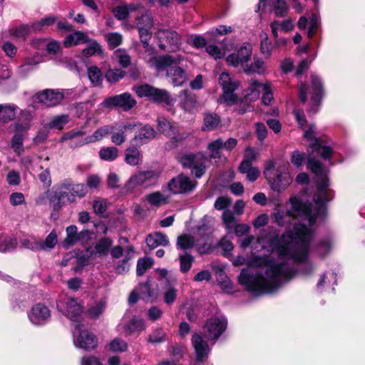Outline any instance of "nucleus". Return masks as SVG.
<instances>
[{
    "label": "nucleus",
    "mask_w": 365,
    "mask_h": 365,
    "mask_svg": "<svg viewBox=\"0 0 365 365\" xmlns=\"http://www.w3.org/2000/svg\"><path fill=\"white\" fill-rule=\"evenodd\" d=\"M227 319L223 316H215L207 320L203 327V334L209 340L215 341L225 331Z\"/></svg>",
    "instance_id": "10"
},
{
    "label": "nucleus",
    "mask_w": 365,
    "mask_h": 365,
    "mask_svg": "<svg viewBox=\"0 0 365 365\" xmlns=\"http://www.w3.org/2000/svg\"><path fill=\"white\" fill-rule=\"evenodd\" d=\"M160 173L155 170L140 171L131 175L123 187L125 192H132L137 187H149L157 184Z\"/></svg>",
    "instance_id": "5"
},
{
    "label": "nucleus",
    "mask_w": 365,
    "mask_h": 365,
    "mask_svg": "<svg viewBox=\"0 0 365 365\" xmlns=\"http://www.w3.org/2000/svg\"><path fill=\"white\" fill-rule=\"evenodd\" d=\"M146 243L149 247L154 249L158 246L168 245L169 240L166 235L160 232H155L147 236Z\"/></svg>",
    "instance_id": "27"
},
{
    "label": "nucleus",
    "mask_w": 365,
    "mask_h": 365,
    "mask_svg": "<svg viewBox=\"0 0 365 365\" xmlns=\"http://www.w3.org/2000/svg\"><path fill=\"white\" fill-rule=\"evenodd\" d=\"M312 81V101L314 102V106H318L323 93L322 83L320 78L312 74L311 76Z\"/></svg>",
    "instance_id": "30"
},
{
    "label": "nucleus",
    "mask_w": 365,
    "mask_h": 365,
    "mask_svg": "<svg viewBox=\"0 0 365 365\" xmlns=\"http://www.w3.org/2000/svg\"><path fill=\"white\" fill-rule=\"evenodd\" d=\"M69 116L68 115H60L54 116L51 118L48 124L50 129L61 130L68 123Z\"/></svg>",
    "instance_id": "43"
},
{
    "label": "nucleus",
    "mask_w": 365,
    "mask_h": 365,
    "mask_svg": "<svg viewBox=\"0 0 365 365\" xmlns=\"http://www.w3.org/2000/svg\"><path fill=\"white\" fill-rule=\"evenodd\" d=\"M142 159L140 151L135 147H128L125 150V162L130 166L140 164Z\"/></svg>",
    "instance_id": "34"
},
{
    "label": "nucleus",
    "mask_w": 365,
    "mask_h": 365,
    "mask_svg": "<svg viewBox=\"0 0 365 365\" xmlns=\"http://www.w3.org/2000/svg\"><path fill=\"white\" fill-rule=\"evenodd\" d=\"M50 317L51 312L48 308L40 303L34 306L29 314V320L35 325L43 324Z\"/></svg>",
    "instance_id": "20"
},
{
    "label": "nucleus",
    "mask_w": 365,
    "mask_h": 365,
    "mask_svg": "<svg viewBox=\"0 0 365 365\" xmlns=\"http://www.w3.org/2000/svg\"><path fill=\"white\" fill-rule=\"evenodd\" d=\"M262 85L263 83H261L257 80L250 81L249 88L243 91L244 99L241 102V105L243 104V107L240 109V113H244L253 110V107L250 103L258 99L262 91Z\"/></svg>",
    "instance_id": "15"
},
{
    "label": "nucleus",
    "mask_w": 365,
    "mask_h": 365,
    "mask_svg": "<svg viewBox=\"0 0 365 365\" xmlns=\"http://www.w3.org/2000/svg\"><path fill=\"white\" fill-rule=\"evenodd\" d=\"M33 118L32 113L25 109L21 111L20 115L17 121L14 123L16 131H26L30 128V123Z\"/></svg>",
    "instance_id": "29"
},
{
    "label": "nucleus",
    "mask_w": 365,
    "mask_h": 365,
    "mask_svg": "<svg viewBox=\"0 0 365 365\" xmlns=\"http://www.w3.org/2000/svg\"><path fill=\"white\" fill-rule=\"evenodd\" d=\"M264 71L265 67L264 61L260 58H257L255 60L254 63L250 64L249 62L244 71L247 73H257L262 74Z\"/></svg>",
    "instance_id": "51"
},
{
    "label": "nucleus",
    "mask_w": 365,
    "mask_h": 365,
    "mask_svg": "<svg viewBox=\"0 0 365 365\" xmlns=\"http://www.w3.org/2000/svg\"><path fill=\"white\" fill-rule=\"evenodd\" d=\"M125 76V71L120 68L109 69L106 73V78L108 82L115 83Z\"/></svg>",
    "instance_id": "60"
},
{
    "label": "nucleus",
    "mask_w": 365,
    "mask_h": 365,
    "mask_svg": "<svg viewBox=\"0 0 365 365\" xmlns=\"http://www.w3.org/2000/svg\"><path fill=\"white\" fill-rule=\"evenodd\" d=\"M133 91L138 96L148 97L150 100L158 103L164 102L169 103L170 98L167 91L159 89L148 84L140 85L133 87Z\"/></svg>",
    "instance_id": "13"
},
{
    "label": "nucleus",
    "mask_w": 365,
    "mask_h": 365,
    "mask_svg": "<svg viewBox=\"0 0 365 365\" xmlns=\"http://www.w3.org/2000/svg\"><path fill=\"white\" fill-rule=\"evenodd\" d=\"M89 43L88 46L84 48L82 53L84 56H90L95 54H100L102 53V48L101 45L96 41H88Z\"/></svg>",
    "instance_id": "57"
},
{
    "label": "nucleus",
    "mask_w": 365,
    "mask_h": 365,
    "mask_svg": "<svg viewBox=\"0 0 365 365\" xmlns=\"http://www.w3.org/2000/svg\"><path fill=\"white\" fill-rule=\"evenodd\" d=\"M206 160L207 158L205 155H203V158L197 161L195 164L191 168V173L196 178H200L205 174L206 170Z\"/></svg>",
    "instance_id": "56"
},
{
    "label": "nucleus",
    "mask_w": 365,
    "mask_h": 365,
    "mask_svg": "<svg viewBox=\"0 0 365 365\" xmlns=\"http://www.w3.org/2000/svg\"><path fill=\"white\" fill-rule=\"evenodd\" d=\"M19 107L13 103L0 104V122L7 123L16 118Z\"/></svg>",
    "instance_id": "26"
},
{
    "label": "nucleus",
    "mask_w": 365,
    "mask_h": 365,
    "mask_svg": "<svg viewBox=\"0 0 365 365\" xmlns=\"http://www.w3.org/2000/svg\"><path fill=\"white\" fill-rule=\"evenodd\" d=\"M136 103L134 97L130 93L125 92L106 98L100 106L101 108H120L123 111H128L134 108Z\"/></svg>",
    "instance_id": "9"
},
{
    "label": "nucleus",
    "mask_w": 365,
    "mask_h": 365,
    "mask_svg": "<svg viewBox=\"0 0 365 365\" xmlns=\"http://www.w3.org/2000/svg\"><path fill=\"white\" fill-rule=\"evenodd\" d=\"M183 60L184 56L182 55L167 54L153 56L148 61V63L150 67L155 68L158 71L168 68L167 76L171 78L174 86H180L187 80L185 71L178 66Z\"/></svg>",
    "instance_id": "2"
},
{
    "label": "nucleus",
    "mask_w": 365,
    "mask_h": 365,
    "mask_svg": "<svg viewBox=\"0 0 365 365\" xmlns=\"http://www.w3.org/2000/svg\"><path fill=\"white\" fill-rule=\"evenodd\" d=\"M115 127L113 131H111V141L115 145H120L126 140L125 133L120 128L118 125H113Z\"/></svg>",
    "instance_id": "55"
},
{
    "label": "nucleus",
    "mask_w": 365,
    "mask_h": 365,
    "mask_svg": "<svg viewBox=\"0 0 365 365\" xmlns=\"http://www.w3.org/2000/svg\"><path fill=\"white\" fill-rule=\"evenodd\" d=\"M252 48L250 45L241 46L236 53L229 55L226 61L229 66L233 67L240 66L243 71L250 61Z\"/></svg>",
    "instance_id": "17"
},
{
    "label": "nucleus",
    "mask_w": 365,
    "mask_h": 365,
    "mask_svg": "<svg viewBox=\"0 0 365 365\" xmlns=\"http://www.w3.org/2000/svg\"><path fill=\"white\" fill-rule=\"evenodd\" d=\"M88 41V36L81 31L73 32L67 36L63 41L65 47H71L82 43H87Z\"/></svg>",
    "instance_id": "35"
},
{
    "label": "nucleus",
    "mask_w": 365,
    "mask_h": 365,
    "mask_svg": "<svg viewBox=\"0 0 365 365\" xmlns=\"http://www.w3.org/2000/svg\"><path fill=\"white\" fill-rule=\"evenodd\" d=\"M202 228L199 229V233L195 237L189 235H184L178 237L177 247L179 249L186 250L193 247H197L200 254H207L211 249V242L208 235L200 233Z\"/></svg>",
    "instance_id": "4"
},
{
    "label": "nucleus",
    "mask_w": 365,
    "mask_h": 365,
    "mask_svg": "<svg viewBox=\"0 0 365 365\" xmlns=\"http://www.w3.org/2000/svg\"><path fill=\"white\" fill-rule=\"evenodd\" d=\"M99 156L105 161H113L118 156V149L113 146L103 147L99 151Z\"/></svg>",
    "instance_id": "41"
},
{
    "label": "nucleus",
    "mask_w": 365,
    "mask_h": 365,
    "mask_svg": "<svg viewBox=\"0 0 365 365\" xmlns=\"http://www.w3.org/2000/svg\"><path fill=\"white\" fill-rule=\"evenodd\" d=\"M220 118L215 113H207L204 117V130H212L217 127Z\"/></svg>",
    "instance_id": "49"
},
{
    "label": "nucleus",
    "mask_w": 365,
    "mask_h": 365,
    "mask_svg": "<svg viewBox=\"0 0 365 365\" xmlns=\"http://www.w3.org/2000/svg\"><path fill=\"white\" fill-rule=\"evenodd\" d=\"M219 83L222 86L223 91H236L240 86V82L231 78L229 73L226 72H223L220 74L219 77Z\"/></svg>",
    "instance_id": "36"
},
{
    "label": "nucleus",
    "mask_w": 365,
    "mask_h": 365,
    "mask_svg": "<svg viewBox=\"0 0 365 365\" xmlns=\"http://www.w3.org/2000/svg\"><path fill=\"white\" fill-rule=\"evenodd\" d=\"M135 24L138 29L140 27L151 29L153 25V19L151 14L149 11H146L140 16L136 18Z\"/></svg>",
    "instance_id": "54"
},
{
    "label": "nucleus",
    "mask_w": 365,
    "mask_h": 365,
    "mask_svg": "<svg viewBox=\"0 0 365 365\" xmlns=\"http://www.w3.org/2000/svg\"><path fill=\"white\" fill-rule=\"evenodd\" d=\"M305 160V154L298 150L293 151L291 154V163L296 168H300L303 165Z\"/></svg>",
    "instance_id": "63"
},
{
    "label": "nucleus",
    "mask_w": 365,
    "mask_h": 365,
    "mask_svg": "<svg viewBox=\"0 0 365 365\" xmlns=\"http://www.w3.org/2000/svg\"><path fill=\"white\" fill-rule=\"evenodd\" d=\"M235 91H223V93L219 100L221 103L226 106H232L237 103V96L234 93Z\"/></svg>",
    "instance_id": "62"
},
{
    "label": "nucleus",
    "mask_w": 365,
    "mask_h": 365,
    "mask_svg": "<svg viewBox=\"0 0 365 365\" xmlns=\"http://www.w3.org/2000/svg\"><path fill=\"white\" fill-rule=\"evenodd\" d=\"M178 289L175 287H168L163 294L164 302L166 304L170 305L175 302L178 296Z\"/></svg>",
    "instance_id": "64"
},
{
    "label": "nucleus",
    "mask_w": 365,
    "mask_h": 365,
    "mask_svg": "<svg viewBox=\"0 0 365 365\" xmlns=\"http://www.w3.org/2000/svg\"><path fill=\"white\" fill-rule=\"evenodd\" d=\"M165 341H166V334L163 329H156L148 339V341L152 344H160Z\"/></svg>",
    "instance_id": "58"
},
{
    "label": "nucleus",
    "mask_w": 365,
    "mask_h": 365,
    "mask_svg": "<svg viewBox=\"0 0 365 365\" xmlns=\"http://www.w3.org/2000/svg\"><path fill=\"white\" fill-rule=\"evenodd\" d=\"M114 128L115 127L113 125L102 126L98 128L91 135L81 139L78 138L85 135L86 132L83 129H74L65 133L61 138V141L71 140L69 144L71 147L82 146L100 141L104 137L110 134L111 131H113Z\"/></svg>",
    "instance_id": "3"
},
{
    "label": "nucleus",
    "mask_w": 365,
    "mask_h": 365,
    "mask_svg": "<svg viewBox=\"0 0 365 365\" xmlns=\"http://www.w3.org/2000/svg\"><path fill=\"white\" fill-rule=\"evenodd\" d=\"M154 261L150 257L140 258L137 262L136 274L138 276L143 275L145 272L151 268Z\"/></svg>",
    "instance_id": "50"
},
{
    "label": "nucleus",
    "mask_w": 365,
    "mask_h": 365,
    "mask_svg": "<svg viewBox=\"0 0 365 365\" xmlns=\"http://www.w3.org/2000/svg\"><path fill=\"white\" fill-rule=\"evenodd\" d=\"M222 149V139L217 138L210 143L207 145V150L210 152L211 159H219L221 157L220 150Z\"/></svg>",
    "instance_id": "46"
},
{
    "label": "nucleus",
    "mask_w": 365,
    "mask_h": 365,
    "mask_svg": "<svg viewBox=\"0 0 365 365\" xmlns=\"http://www.w3.org/2000/svg\"><path fill=\"white\" fill-rule=\"evenodd\" d=\"M56 243L57 235L56 232L53 231L49 233L43 242L34 241L27 245L26 247L33 250H46L53 248Z\"/></svg>",
    "instance_id": "24"
},
{
    "label": "nucleus",
    "mask_w": 365,
    "mask_h": 365,
    "mask_svg": "<svg viewBox=\"0 0 365 365\" xmlns=\"http://www.w3.org/2000/svg\"><path fill=\"white\" fill-rule=\"evenodd\" d=\"M159 48L167 52H176L180 50L182 41L180 36L170 29H159L155 33Z\"/></svg>",
    "instance_id": "7"
},
{
    "label": "nucleus",
    "mask_w": 365,
    "mask_h": 365,
    "mask_svg": "<svg viewBox=\"0 0 365 365\" xmlns=\"http://www.w3.org/2000/svg\"><path fill=\"white\" fill-rule=\"evenodd\" d=\"M106 303L104 301H99L92 304L88 309V315L93 319L98 318L105 311Z\"/></svg>",
    "instance_id": "44"
},
{
    "label": "nucleus",
    "mask_w": 365,
    "mask_h": 365,
    "mask_svg": "<svg viewBox=\"0 0 365 365\" xmlns=\"http://www.w3.org/2000/svg\"><path fill=\"white\" fill-rule=\"evenodd\" d=\"M57 308L66 317L73 321H78L83 312L81 304L76 299L61 296L57 302Z\"/></svg>",
    "instance_id": "11"
},
{
    "label": "nucleus",
    "mask_w": 365,
    "mask_h": 365,
    "mask_svg": "<svg viewBox=\"0 0 365 365\" xmlns=\"http://www.w3.org/2000/svg\"><path fill=\"white\" fill-rule=\"evenodd\" d=\"M113 242L110 237H101L95 245V255L100 257L107 256L113 245Z\"/></svg>",
    "instance_id": "31"
},
{
    "label": "nucleus",
    "mask_w": 365,
    "mask_h": 365,
    "mask_svg": "<svg viewBox=\"0 0 365 365\" xmlns=\"http://www.w3.org/2000/svg\"><path fill=\"white\" fill-rule=\"evenodd\" d=\"M196 185L189 177L179 175L169 181L168 187L173 194H181L192 191Z\"/></svg>",
    "instance_id": "16"
},
{
    "label": "nucleus",
    "mask_w": 365,
    "mask_h": 365,
    "mask_svg": "<svg viewBox=\"0 0 365 365\" xmlns=\"http://www.w3.org/2000/svg\"><path fill=\"white\" fill-rule=\"evenodd\" d=\"M145 321L142 319L133 317L127 325L128 334L142 331L145 329Z\"/></svg>",
    "instance_id": "52"
},
{
    "label": "nucleus",
    "mask_w": 365,
    "mask_h": 365,
    "mask_svg": "<svg viewBox=\"0 0 365 365\" xmlns=\"http://www.w3.org/2000/svg\"><path fill=\"white\" fill-rule=\"evenodd\" d=\"M273 11L277 16H284L288 11V6L284 0H270Z\"/></svg>",
    "instance_id": "48"
},
{
    "label": "nucleus",
    "mask_w": 365,
    "mask_h": 365,
    "mask_svg": "<svg viewBox=\"0 0 365 365\" xmlns=\"http://www.w3.org/2000/svg\"><path fill=\"white\" fill-rule=\"evenodd\" d=\"M169 195H164L160 192H154L146 196L148 203L155 207H160L168 202Z\"/></svg>",
    "instance_id": "38"
},
{
    "label": "nucleus",
    "mask_w": 365,
    "mask_h": 365,
    "mask_svg": "<svg viewBox=\"0 0 365 365\" xmlns=\"http://www.w3.org/2000/svg\"><path fill=\"white\" fill-rule=\"evenodd\" d=\"M178 106L186 113L195 114L201 109V103L194 93L183 90L178 95Z\"/></svg>",
    "instance_id": "14"
},
{
    "label": "nucleus",
    "mask_w": 365,
    "mask_h": 365,
    "mask_svg": "<svg viewBox=\"0 0 365 365\" xmlns=\"http://www.w3.org/2000/svg\"><path fill=\"white\" fill-rule=\"evenodd\" d=\"M192 343L195 350L197 359L198 361H202L207 357L210 352L207 343L202 339L201 335L197 334L192 335Z\"/></svg>",
    "instance_id": "23"
},
{
    "label": "nucleus",
    "mask_w": 365,
    "mask_h": 365,
    "mask_svg": "<svg viewBox=\"0 0 365 365\" xmlns=\"http://www.w3.org/2000/svg\"><path fill=\"white\" fill-rule=\"evenodd\" d=\"M31 25L24 24L19 27H15L9 29V34L17 39L25 40L29 35L32 32Z\"/></svg>",
    "instance_id": "39"
},
{
    "label": "nucleus",
    "mask_w": 365,
    "mask_h": 365,
    "mask_svg": "<svg viewBox=\"0 0 365 365\" xmlns=\"http://www.w3.org/2000/svg\"><path fill=\"white\" fill-rule=\"evenodd\" d=\"M138 29L140 41L143 43V48L145 49V51L148 52L149 54L154 53V48L150 46L149 41L151 37V34L150 32L151 29H145L143 27H140Z\"/></svg>",
    "instance_id": "42"
},
{
    "label": "nucleus",
    "mask_w": 365,
    "mask_h": 365,
    "mask_svg": "<svg viewBox=\"0 0 365 365\" xmlns=\"http://www.w3.org/2000/svg\"><path fill=\"white\" fill-rule=\"evenodd\" d=\"M138 133H136L134 138L131 140V143L133 144L145 143L148 140L154 138L156 134L154 128L148 125H145L140 128H138Z\"/></svg>",
    "instance_id": "25"
},
{
    "label": "nucleus",
    "mask_w": 365,
    "mask_h": 365,
    "mask_svg": "<svg viewBox=\"0 0 365 365\" xmlns=\"http://www.w3.org/2000/svg\"><path fill=\"white\" fill-rule=\"evenodd\" d=\"M139 5L134 4H125L120 6H118L113 9V14L115 17L118 20L126 19L130 12L138 10Z\"/></svg>",
    "instance_id": "32"
},
{
    "label": "nucleus",
    "mask_w": 365,
    "mask_h": 365,
    "mask_svg": "<svg viewBox=\"0 0 365 365\" xmlns=\"http://www.w3.org/2000/svg\"><path fill=\"white\" fill-rule=\"evenodd\" d=\"M87 192V187L85 185L71 184L68 181H65L61 185L58 197L60 201L66 200L68 202H73L76 200V197L81 198Z\"/></svg>",
    "instance_id": "12"
},
{
    "label": "nucleus",
    "mask_w": 365,
    "mask_h": 365,
    "mask_svg": "<svg viewBox=\"0 0 365 365\" xmlns=\"http://www.w3.org/2000/svg\"><path fill=\"white\" fill-rule=\"evenodd\" d=\"M239 170L241 173L247 174V179L250 182L255 181L259 175V169L246 162H241Z\"/></svg>",
    "instance_id": "37"
},
{
    "label": "nucleus",
    "mask_w": 365,
    "mask_h": 365,
    "mask_svg": "<svg viewBox=\"0 0 365 365\" xmlns=\"http://www.w3.org/2000/svg\"><path fill=\"white\" fill-rule=\"evenodd\" d=\"M36 98L43 105L47 107H53L61 102L63 95L59 91L46 89L37 94Z\"/></svg>",
    "instance_id": "21"
},
{
    "label": "nucleus",
    "mask_w": 365,
    "mask_h": 365,
    "mask_svg": "<svg viewBox=\"0 0 365 365\" xmlns=\"http://www.w3.org/2000/svg\"><path fill=\"white\" fill-rule=\"evenodd\" d=\"M268 180L274 191L281 192L285 190L291 184L292 178L288 172L287 168L284 166L278 168L277 170V176L275 178L271 177Z\"/></svg>",
    "instance_id": "19"
},
{
    "label": "nucleus",
    "mask_w": 365,
    "mask_h": 365,
    "mask_svg": "<svg viewBox=\"0 0 365 365\" xmlns=\"http://www.w3.org/2000/svg\"><path fill=\"white\" fill-rule=\"evenodd\" d=\"M66 237L63 242V247L66 249L75 245L77 242L82 240L84 237L89 236V232L86 230L78 232L76 225H70L66 228Z\"/></svg>",
    "instance_id": "22"
},
{
    "label": "nucleus",
    "mask_w": 365,
    "mask_h": 365,
    "mask_svg": "<svg viewBox=\"0 0 365 365\" xmlns=\"http://www.w3.org/2000/svg\"><path fill=\"white\" fill-rule=\"evenodd\" d=\"M88 76L91 82L95 86H101L102 83V73L101 70L96 66H91L88 68Z\"/></svg>",
    "instance_id": "47"
},
{
    "label": "nucleus",
    "mask_w": 365,
    "mask_h": 365,
    "mask_svg": "<svg viewBox=\"0 0 365 365\" xmlns=\"http://www.w3.org/2000/svg\"><path fill=\"white\" fill-rule=\"evenodd\" d=\"M203 158V154H187L180 158V163L183 168H191L197 161Z\"/></svg>",
    "instance_id": "53"
},
{
    "label": "nucleus",
    "mask_w": 365,
    "mask_h": 365,
    "mask_svg": "<svg viewBox=\"0 0 365 365\" xmlns=\"http://www.w3.org/2000/svg\"><path fill=\"white\" fill-rule=\"evenodd\" d=\"M73 344L76 347L86 351L95 349L98 346V339L83 324H77L73 331Z\"/></svg>",
    "instance_id": "6"
},
{
    "label": "nucleus",
    "mask_w": 365,
    "mask_h": 365,
    "mask_svg": "<svg viewBox=\"0 0 365 365\" xmlns=\"http://www.w3.org/2000/svg\"><path fill=\"white\" fill-rule=\"evenodd\" d=\"M157 121L158 130L170 138L173 143H177L186 138V135L180 133L177 127L173 125L166 118L160 117L158 118Z\"/></svg>",
    "instance_id": "18"
},
{
    "label": "nucleus",
    "mask_w": 365,
    "mask_h": 365,
    "mask_svg": "<svg viewBox=\"0 0 365 365\" xmlns=\"http://www.w3.org/2000/svg\"><path fill=\"white\" fill-rule=\"evenodd\" d=\"M125 253L124 259L119 261L115 267V272L119 274L128 272L130 269L129 260L133 257L134 247L132 245L128 246L125 248Z\"/></svg>",
    "instance_id": "28"
},
{
    "label": "nucleus",
    "mask_w": 365,
    "mask_h": 365,
    "mask_svg": "<svg viewBox=\"0 0 365 365\" xmlns=\"http://www.w3.org/2000/svg\"><path fill=\"white\" fill-rule=\"evenodd\" d=\"M19 132L20 131H17L14 134L11 142V148L18 155H21L24 151V137Z\"/></svg>",
    "instance_id": "45"
},
{
    "label": "nucleus",
    "mask_w": 365,
    "mask_h": 365,
    "mask_svg": "<svg viewBox=\"0 0 365 365\" xmlns=\"http://www.w3.org/2000/svg\"><path fill=\"white\" fill-rule=\"evenodd\" d=\"M41 61V58L39 56L26 58L24 63L18 67V73L21 76H26L30 71H33Z\"/></svg>",
    "instance_id": "33"
},
{
    "label": "nucleus",
    "mask_w": 365,
    "mask_h": 365,
    "mask_svg": "<svg viewBox=\"0 0 365 365\" xmlns=\"http://www.w3.org/2000/svg\"><path fill=\"white\" fill-rule=\"evenodd\" d=\"M309 168L317 176V190L314 195V207L311 203L303 202L297 196L289 198V207L284 211L276 207L271 217L279 227L293 225L281 237L277 235L259 239L264 248L277 253V257H255L251 265L265 267L264 274H256L250 267L242 269L238 281L251 292L259 294L272 293L290 281L296 272L292 262H301L300 272L304 275L313 272L312 264L307 261L313 225L318 219H323L327 211L326 203L334 197L329 187L327 170L322 163L314 158L308 159Z\"/></svg>",
    "instance_id": "1"
},
{
    "label": "nucleus",
    "mask_w": 365,
    "mask_h": 365,
    "mask_svg": "<svg viewBox=\"0 0 365 365\" xmlns=\"http://www.w3.org/2000/svg\"><path fill=\"white\" fill-rule=\"evenodd\" d=\"M304 137L307 140L312 141L310 147L314 151L319 153L324 159H329L331 157L332 148L321 138H317L314 125H310L309 128L304 130Z\"/></svg>",
    "instance_id": "8"
},
{
    "label": "nucleus",
    "mask_w": 365,
    "mask_h": 365,
    "mask_svg": "<svg viewBox=\"0 0 365 365\" xmlns=\"http://www.w3.org/2000/svg\"><path fill=\"white\" fill-rule=\"evenodd\" d=\"M108 347L113 352H123L126 351L128 344L122 339L115 338L109 343Z\"/></svg>",
    "instance_id": "59"
},
{
    "label": "nucleus",
    "mask_w": 365,
    "mask_h": 365,
    "mask_svg": "<svg viewBox=\"0 0 365 365\" xmlns=\"http://www.w3.org/2000/svg\"><path fill=\"white\" fill-rule=\"evenodd\" d=\"M16 244V239L0 233V252H10L15 249Z\"/></svg>",
    "instance_id": "40"
},
{
    "label": "nucleus",
    "mask_w": 365,
    "mask_h": 365,
    "mask_svg": "<svg viewBox=\"0 0 365 365\" xmlns=\"http://www.w3.org/2000/svg\"><path fill=\"white\" fill-rule=\"evenodd\" d=\"M179 259L180 263V271L183 273L188 272L194 261L193 257L190 255L185 254L180 255Z\"/></svg>",
    "instance_id": "61"
}]
</instances>
